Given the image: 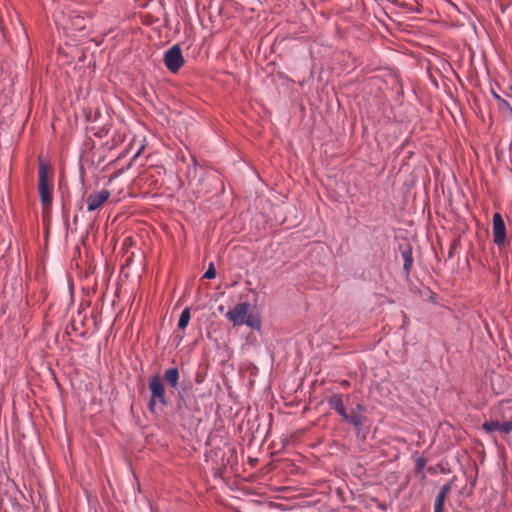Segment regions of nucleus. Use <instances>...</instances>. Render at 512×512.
Here are the masks:
<instances>
[{"instance_id":"f257e3e1","label":"nucleus","mask_w":512,"mask_h":512,"mask_svg":"<svg viewBox=\"0 0 512 512\" xmlns=\"http://www.w3.org/2000/svg\"><path fill=\"white\" fill-rule=\"evenodd\" d=\"M344 395L341 393L332 394L327 398L330 409L334 410L343 422L351 425L359 435L363 430L366 417L358 413H349L344 405Z\"/></svg>"},{"instance_id":"6ab92c4d","label":"nucleus","mask_w":512,"mask_h":512,"mask_svg":"<svg viewBox=\"0 0 512 512\" xmlns=\"http://www.w3.org/2000/svg\"><path fill=\"white\" fill-rule=\"evenodd\" d=\"M78 316L80 317L78 326L84 327L85 326V321H86V315L82 316L81 311H78Z\"/></svg>"},{"instance_id":"4468645a","label":"nucleus","mask_w":512,"mask_h":512,"mask_svg":"<svg viewBox=\"0 0 512 512\" xmlns=\"http://www.w3.org/2000/svg\"><path fill=\"white\" fill-rule=\"evenodd\" d=\"M190 309L188 307H186L181 315H180V318H179V321H178V328L179 329H185L187 326H188V323L190 321Z\"/></svg>"},{"instance_id":"ddd939ff","label":"nucleus","mask_w":512,"mask_h":512,"mask_svg":"<svg viewBox=\"0 0 512 512\" xmlns=\"http://www.w3.org/2000/svg\"><path fill=\"white\" fill-rule=\"evenodd\" d=\"M491 93H492V96L494 97V99L498 103L497 104L498 110L506 117L511 118L512 117V107L510 106V104L504 98H502L496 91H494V89H491Z\"/></svg>"},{"instance_id":"9b49d317","label":"nucleus","mask_w":512,"mask_h":512,"mask_svg":"<svg viewBox=\"0 0 512 512\" xmlns=\"http://www.w3.org/2000/svg\"><path fill=\"white\" fill-rule=\"evenodd\" d=\"M179 369L177 367H170L164 371L163 381H166L168 386L171 389V393H174V390L178 389L179 385Z\"/></svg>"},{"instance_id":"7ed1b4c3","label":"nucleus","mask_w":512,"mask_h":512,"mask_svg":"<svg viewBox=\"0 0 512 512\" xmlns=\"http://www.w3.org/2000/svg\"><path fill=\"white\" fill-rule=\"evenodd\" d=\"M148 387L150 390L148 409L152 414H156L168 406L169 400L167 398L166 388L159 375H154L149 378Z\"/></svg>"},{"instance_id":"f3484780","label":"nucleus","mask_w":512,"mask_h":512,"mask_svg":"<svg viewBox=\"0 0 512 512\" xmlns=\"http://www.w3.org/2000/svg\"><path fill=\"white\" fill-rule=\"evenodd\" d=\"M216 276V270L213 263H210L207 271L204 273V278L206 279H214Z\"/></svg>"},{"instance_id":"f03ea898","label":"nucleus","mask_w":512,"mask_h":512,"mask_svg":"<svg viewBox=\"0 0 512 512\" xmlns=\"http://www.w3.org/2000/svg\"><path fill=\"white\" fill-rule=\"evenodd\" d=\"M38 189L40 201L44 208H50L53 201V187L49 184V179L53 176V169L50 163L42 157L38 158Z\"/></svg>"},{"instance_id":"20e7f679","label":"nucleus","mask_w":512,"mask_h":512,"mask_svg":"<svg viewBox=\"0 0 512 512\" xmlns=\"http://www.w3.org/2000/svg\"><path fill=\"white\" fill-rule=\"evenodd\" d=\"M190 390L191 387L185 384H182L180 388L176 389L175 411L180 416H185L186 412L193 413L199 410Z\"/></svg>"},{"instance_id":"2eb2a0df","label":"nucleus","mask_w":512,"mask_h":512,"mask_svg":"<svg viewBox=\"0 0 512 512\" xmlns=\"http://www.w3.org/2000/svg\"><path fill=\"white\" fill-rule=\"evenodd\" d=\"M244 324H246L247 326H249L253 329H259L261 327L260 319L258 317H254V316L248 315V314H247V317L245 318Z\"/></svg>"},{"instance_id":"9d476101","label":"nucleus","mask_w":512,"mask_h":512,"mask_svg":"<svg viewBox=\"0 0 512 512\" xmlns=\"http://www.w3.org/2000/svg\"><path fill=\"white\" fill-rule=\"evenodd\" d=\"M455 480H456V476H454L451 480H449L447 483H445L440 488L438 495L435 499V504H434L435 511L444 512L446 498H447L448 494L450 493V491L452 490Z\"/></svg>"},{"instance_id":"5701e85b","label":"nucleus","mask_w":512,"mask_h":512,"mask_svg":"<svg viewBox=\"0 0 512 512\" xmlns=\"http://www.w3.org/2000/svg\"><path fill=\"white\" fill-rule=\"evenodd\" d=\"M448 257L449 258H452L453 257V251H452V248L450 249L449 253H448Z\"/></svg>"},{"instance_id":"412c9836","label":"nucleus","mask_w":512,"mask_h":512,"mask_svg":"<svg viewBox=\"0 0 512 512\" xmlns=\"http://www.w3.org/2000/svg\"><path fill=\"white\" fill-rule=\"evenodd\" d=\"M340 385H341L342 387H344V388H347V387H349L350 383H349V381H348V380H342V381L340 382Z\"/></svg>"},{"instance_id":"a211bd4d","label":"nucleus","mask_w":512,"mask_h":512,"mask_svg":"<svg viewBox=\"0 0 512 512\" xmlns=\"http://www.w3.org/2000/svg\"><path fill=\"white\" fill-rule=\"evenodd\" d=\"M366 412V407L362 403H358L355 408L351 410L350 413H358L363 415Z\"/></svg>"},{"instance_id":"39448f33","label":"nucleus","mask_w":512,"mask_h":512,"mask_svg":"<svg viewBox=\"0 0 512 512\" xmlns=\"http://www.w3.org/2000/svg\"><path fill=\"white\" fill-rule=\"evenodd\" d=\"M492 232H493V242L498 248H503L506 245L510 244V241L507 239V229L505 222L500 213H495L492 219Z\"/></svg>"},{"instance_id":"dca6fc26","label":"nucleus","mask_w":512,"mask_h":512,"mask_svg":"<svg viewBox=\"0 0 512 512\" xmlns=\"http://www.w3.org/2000/svg\"><path fill=\"white\" fill-rule=\"evenodd\" d=\"M427 463V459L424 458V457H418L416 460H415V471L416 472H422L425 465Z\"/></svg>"},{"instance_id":"aec40b11","label":"nucleus","mask_w":512,"mask_h":512,"mask_svg":"<svg viewBox=\"0 0 512 512\" xmlns=\"http://www.w3.org/2000/svg\"><path fill=\"white\" fill-rule=\"evenodd\" d=\"M71 328L73 331H78L80 327L78 326L77 320L75 318H72L71 320Z\"/></svg>"},{"instance_id":"0eeeda50","label":"nucleus","mask_w":512,"mask_h":512,"mask_svg":"<svg viewBox=\"0 0 512 512\" xmlns=\"http://www.w3.org/2000/svg\"><path fill=\"white\" fill-rule=\"evenodd\" d=\"M250 309L249 302H241L238 303L234 308L230 309L226 313V317L229 321L233 323L234 326L243 325L245 322V318Z\"/></svg>"},{"instance_id":"6e6552de","label":"nucleus","mask_w":512,"mask_h":512,"mask_svg":"<svg viewBox=\"0 0 512 512\" xmlns=\"http://www.w3.org/2000/svg\"><path fill=\"white\" fill-rule=\"evenodd\" d=\"M482 429L492 434L495 431H499L503 436H507L512 433V420L501 422L499 420H489L482 424Z\"/></svg>"},{"instance_id":"423d86ee","label":"nucleus","mask_w":512,"mask_h":512,"mask_svg":"<svg viewBox=\"0 0 512 512\" xmlns=\"http://www.w3.org/2000/svg\"><path fill=\"white\" fill-rule=\"evenodd\" d=\"M184 62L181 48L178 45L172 46L164 54V64L172 73H177L183 67Z\"/></svg>"},{"instance_id":"f8f14e48","label":"nucleus","mask_w":512,"mask_h":512,"mask_svg":"<svg viewBox=\"0 0 512 512\" xmlns=\"http://www.w3.org/2000/svg\"><path fill=\"white\" fill-rule=\"evenodd\" d=\"M399 250L404 260L403 271L408 276L413 265L412 247L409 243H404L399 245Z\"/></svg>"},{"instance_id":"1a4fd4ad","label":"nucleus","mask_w":512,"mask_h":512,"mask_svg":"<svg viewBox=\"0 0 512 512\" xmlns=\"http://www.w3.org/2000/svg\"><path fill=\"white\" fill-rule=\"evenodd\" d=\"M110 197V192L107 189H102L101 191L93 192L88 195L87 202V210L92 212L101 207Z\"/></svg>"},{"instance_id":"4be33fe9","label":"nucleus","mask_w":512,"mask_h":512,"mask_svg":"<svg viewBox=\"0 0 512 512\" xmlns=\"http://www.w3.org/2000/svg\"><path fill=\"white\" fill-rule=\"evenodd\" d=\"M86 334H87V331H86V330H83V331H81V332H80V336H81V337H85V336H86Z\"/></svg>"}]
</instances>
